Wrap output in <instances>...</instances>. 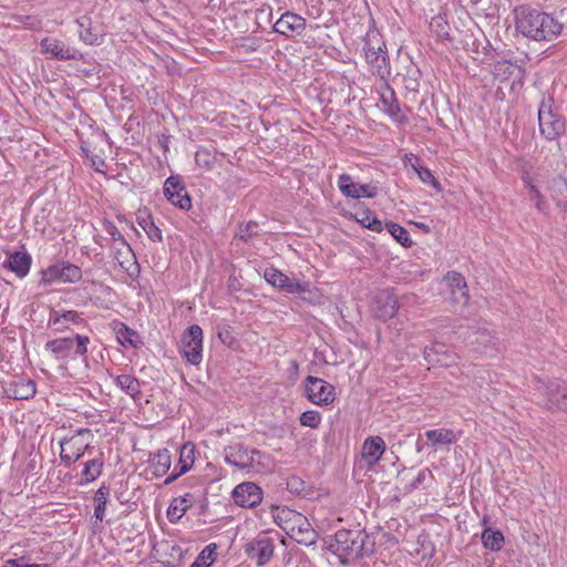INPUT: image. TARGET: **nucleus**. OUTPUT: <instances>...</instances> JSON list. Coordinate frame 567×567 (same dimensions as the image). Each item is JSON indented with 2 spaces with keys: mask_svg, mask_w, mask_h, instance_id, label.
<instances>
[{
  "mask_svg": "<svg viewBox=\"0 0 567 567\" xmlns=\"http://www.w3.org/2000/svg\"><path fill=\"white\" fill-rule=\"evenodd\" d=\"M515 28L529 40L549 42L561 33L563 24L547 12L522 6L515 9Z\"/></svg>",
  "mask_w": 567,
  "mask_h": 567,
  "instance_id": "f257e3e1",
  "label": "nucleus"
},
{
  "mask_svg": "<svg viewBox=\"0 0 567 567\" xmlns=\"http://www.w3.org/2000/svg\"><path fill=\"white\" fill-rule=\"evenodd\" d=\"M374 542L361 530L340 529L329 544V549L336 554L341 564L348 565L351 560L373 553Z\"/></svg>",
  "mask_w": 567,
  "mask_h": 567,
  "instance_id": "f03ea898",
  "label": "nucleus"
},
{
  "mask_svg": "<svg viewBox=\"0 0 567 567\" xmlns=\"http://www.w3.org/2000/svg\"><path fill=\"white\" fill-rule=\"evenodd\" d=\"M224 460L227 464L240 471L262 472L271 467V457L257 449H249L243 443H234L224 449Z\"/></svg>",
  "mask_w": 567,
  "mask_h": 567,
  "instance_id": "7ed1b4c3",
  "label": "nucleus"
},
{
  "mask_svg": "<svg viewBox=\"0 0 567 567\" xmlns=\"http://www.w3.org/2000/svg\"><path fill=\"white\" fill-rule=\"evenodd\" d=\"M363 52L367 63L381 79L390 75L389 56L382 35L377 30H369L364 37Z\"/></svg>",
  "mask_w": 567,
  "mask_h": 567,
  "instance_id": "20e7f679",
  "label": "nucleus"
},
{
  "mask_svg": "<svg viewBox=\"0 0 567 567\" xmlns=\"http://www.w3.org/2000/svg\"><path fill=\"white\" fill-rule=\"evenodd\" d=\"M538 125L540 134L548 141L557 140L565 132V122L554 112V99L543 94L538 106Z\"/></svg>",
  "mask_w": 567,
  "mask_h": 567,
  "instance_id": "39448f33",
  "label": "nucleus"
},
{
  "mask_svg": "<svg viewBox=\"0 0 567 567\" xmlns=\"http://www.w3.org/2000/svg\"><path fill=\"white\" fill-rule=\"evenodd\" d=\"M90 338L76 334L75 338H58L45 343V349L50 350L56 360L68 362V359L85 358Z\"/></svg>",
  "mask_w": 567,
  "mask_h": 567,
  "instance_id": "423d86ee",
  "label": "nucleus"
},
{
  "mask_svg": "<svg viewBox=\"0 0 567 567\" xmlns=\"http://www.w3.org/2000/svg\"><path fill=\"white\" fill-rule=\"evenodd\" d=\"M85 435L92 437L90 429H79L71 436H64L60 440V460L65 466H71L78 462L90 447V441H85Z\"/></svg>",
  "mask_w": 567,
  "mask_h": 567,
  "instance_id": "0eeeda50",
  "label": "nucleus"
},
{
  "mask_svg": "<svg viewBox=\"0 0 567 567\" xmlns=\"http://www.w3.org/2000/svg\"><path fill=\"white\" fill-rule=\"evenodd\" d=\"M287 515L295 517L291 526H282V529L298 544L312 546L317 543L318 534L312 528L308 518L298 512H286Z\"/></svg>",
  "mask_w": 567,
  "mask_h": 567,
  "instance_id": "6e6552de",
  "label": "nucleus"
},
{
  "mask_svg": "<svg viewBox=\"0 0 567 567\" xmlns=\"http://www.w3.org/2000/svg\"><path fill=\"white\" fill-rule=\"evenodd\" d=\"M181 351L190 364L197 365L200 363L203 358V329L199 326H190L183 334Z\"/></svg>",
  "mask_w": 567,
  "mask_h": 567,
  "instance_id": "1a4fd4ad",
  "label": "nucleus"
},
{
  "mask_svg": "<svg viewBox=\"0 0 567 567\" xmlns=\"http://www.w3.org/2000/svg\"><path fill=\"white\" fill-rule=\"evenodd\" d=\"M305 390L307 398L317 405H329L336 399L334 386L317 377L306 378Z\"/></svg>",
  "mask_w": 567,
  "mask_h": 567,
  "instance_id": "9d476101",
  "label": "nucleus"
},
{
  "mask_svg": "<svg viewBox=\"0 0 567 567\" xmlns=\"http://www.w3.org/2000/svg\"><path fill=\"white\" fill-rule=\"evenodd\" d=\"M78 33L81 41L87 45H101L106 34L104 24L91 16H82L76 20Z\"/></svg>",
  "mask_w": 567,
  "mask_h": 567,
  "instance_id": "9b49d317",
  "label": "nucleus"
},
{
  "mask_svg": "<svg viewBox=\"0 0 567 567\" xmlns=\"http://www.w3.org/2000/svg\"><path fill=\"white\" fill-rule=\"evenodd\" d=\"M264 278L269 285L291 295H301L309 291L308 284L292 280L287 275L272 267L265 269Z\"/></svg>",
  "mask_w": 567,
  "mask_h": 567,
  "instance_id": "f8f14e48",
  "label": "nucleus"
},
{
  "mask_svg": "<svg viewBox=\"0 0 567 567\" xmlns=\"http://www.w3.org/2000/svg\"><path fill=\"white\" fill-rule=\"evenodd\" d=\"M231 496L236 505L252 508L261 503L262 489L254 482H244L234 488Z\"/></svg>",
  "mask_w": 567,
  "mask_h": 567,
  "instance_id": "ddd939ff",
  "label": "nucleus"
},
{
  "mask_svg": "<svg viewBox=\"0 0 567 567\" xmlns=\"http://www.w3.org/2000/svg\"><path fill=\"white\" fill-rule=\"evenodd\" d=\"M164 195L174 206L188 210L192 207L190 197L179 176H169L164 183Z\"/></svg>",
  "mask_w": 567,
  "mask_h": 567,
  "instance_id": "4468645a",
  "label": "nucleus"
},
{
  "mask_svg": "<svg viewBox=\"0 0 567 567\" xmlns=\"http://www.w3.org/2000/svg\"><path fill=\"white\" fill-rule=\"evenodd\" d=\"M40 48L42 53L49 55L50 59H56L61 61L76 60L80 56L79 51L66 44L65 42L47 37L41 40Z\"/></svg>",
  "mask_w": 567,
  "mask_h": 567,
  "instance_id": "2eb2a0df",
  "label": "nucleus"
},
{
  "mask_svg": "<svg viewBox=\"0 0 567 567\" xmlns=\"http://www.w3.org/2000/svg\"><path fill=\"white\" fill-rule=\"evenodd\" d=\"M340 192L350 198H374L378 195V187L370 184H357L349 174H341L338 179Z\"/></svg>",
  "mask_w": 567,
  "mask_h": 567,
  "instance_id": "dca6fc26",
  "label": "nucleus"
},
{
  "mask_svg": "<svg viewBox=\"0 0 567 567\" xmlns=\"http://www.w3.org/2000/svg\"><path fill=\"white\" fill-rule=\"evenodd\" d=\"M425 361L433 367H451L457 363V355L444 343H433L423 351Z\"/></svg>",
  "mask_w": 567,
  "mask_h": 567,
  "instance_id": "f3484780",
  "label": "nucleus"
},
{
  "mask_svg": "<svg viewBox=\"0 0 567 567\" xmlns=\"http://www.w3.org/2000/svg\"><path fill=\"white\" fill-rule=\"evenodd\" d=\"M372 309L375 317L386 321L393 318L398 312L399 301L390 290H381L373 299Z\"/></svg>",
  "mask_w": 567,
  "mask_h": 567,
  "instance_id": "a211bd4d",
  "label": "nucleus"
},
{
  "mask_svg": "<svg viewBox=\"0 0 567 567\" xmlns=\"http://www.w3.org/2000/svg\"><path fill=\"white\" fill-rule=\"evenodd\" d=\"M3 394L13 400H28L33 398L37 393L35 383L28 378L22 375L16 377L3 386Z\"/></svg>",
  "mask_w": 567,
  "mask_h": 567,
  "instance_id": "6ab92c4d",
  "label": "nucleus"
},
{
  "mask_svg": "<svg viewBox=\"0 0 567 567\" xmlns=\"http://www.w3.org/2000/svg\"><path fill=\"white\" fill-rule=\"evenodd\" d=\"M306 29V19L287 11L276 21L274 31L288 38L301 34Z\"/></svg>",
  "mask_w": 567,
  "mask_h": 567,
  "instance_id": "aec40b11",
  "label": "nucleus"
},
{
  "mask_svg": "<svg viewBox=\"0 0 567 567\" xmlns=\"http://www.w3.org/2000/svg\"><path fill=\"white\" fill-rule=\"evenodd\" d=\"M245 551L250 559L257 560L258 566H262L272 557L274 544L268 537H259L248 543Z\"/></svg>",
  "mask_w": 567,
  "mask_h": 567,
  "instance_id": "412c9836",
  "label": "nucleus"
},
{
  "mask_svg": "<svg viewBox=\"0 0 567 567\" xmlns=\"http://www.w3.org/2000/svg\"><path fill=\"white\" fill-rule=\"evenodd\" d=\"M385 449V442L381 436H369L362 444L361 461L364 462L367 466L371 467L381 460Z\"/></svg>",
  "mask_w": 567,
  "mask_h": 567,
  "instance_id": "4be33fe9",
  "label": "nucleus"
},
{
  "mask_svg": "<svg viewBox=\"0 0 567 567\" xmlns=\"http://www.w3.org/2000/svg\"><path fill=\"white\" fill-rule=\"evenodd\" d=\"M546 406L549 410H561L567 412V384L555 380L546 386Z\"/></svg>",
  "mask_w": 567,
  "mask_h": 567,
  "instance_id": "5701e85b",
  "label": "nucleus"
},
{
  "mask_svg": "<svg viewBox=\"0 0 567 567\" xmlns=\"http://www.w3.org/2000/svg\"><path fill=\"white\" fill-rule=\"evenodd\" d=\"M444 280L451 288L452 300L457 303L466 305L470 296L464 277L460 272L449 271Z\"/></svg>",
  "mask_w": 567,
  "mask_h": 567,
  "instance_id": "b1692460",
  "label": "nucleus"
},
{
  "mask_svg": "<svg viewBox=\"0 0 567 567\" xmlns=\"http://www.w3.org/2000/svg\"><path fill=\"white\" fill-rule=\"evenodd\" d=\"M83 321L81 315L74 310L59 311L52 309L50 311L48 326L58 332H62L69 328V323L79 324Z\"/></svg>",
  "mask_w": 567,
  "mask_h": 567,
  "instance_id": "393cba45",
  "label": "nucleus"
},
{
  "mask_svg": "<svg viewBox=\"0 0 567 567\" xmlns=\"http://www.w3.org/2000/svg\"><path fill=\"white\" fill-rule=\"evenodd\" d=\"M426 445L436 452L443 445H451L457 441V436L451 429L427 430L424 432Z\"/></svg>",
  "mask_w": 567,
  "mask_h": 567,
  "instance_id": "a878e982",
  "label": "nucleus"
},
{
  "mask_svg": "<svg viewBox=\"0 0 567 567\" xmlns=\"http://www.w3.org/2000/svg\"><path fill=\"white\" fill-rule=\"evenodd\" d=\"M32 258L27 251H14L8 255L4 266L19 278L25 277L31 267Z\"/></svg>",
  "mask_w": 567,
  "mask_h": 567,
  "instance_id": "bb28decb",
  "label": "nucleus"
},
{
  "mask_svg": "<svg viewBox=\"0 0 567 567\" xmlns=\"http://www.w3.org/2000/svg\"><path fill=\"white\" fill-rule=\"evenodd\" d=\"M171 464V453L167 449H163L150 455L147 471L152 477H162L168 472Z\"/></svg>",
  "mask_w": 567,
  "mask_h": 567,
  "instance_id": "cd10ccee",
  "label": "nucleus"
},
{
  "mask_svg": "<svg viewBox=\"0 0 567 567\" xmlns=\"http://www.w3.org/2000/svg\"><path fill=\"white\" fill-rule=\"evenodd\" d=\"M114 257L117 260L120 267L130 271L131 267L138 269L135 254L128 243L124 239L118 244H114Z\"/></svg>",
  "mask_w": 567,
  "mask_h": 567,
  "instance_id": "c85d7f7f",
  "label": "nucleus"
},
{
  "mask_svg": "<svg viewBox=\"0 0 567 567\" xmlns=\"http://www.w3.org/2000/svg\"><path fill=\"white\" fill-rule=\"evenodd\" d=\"M467 340L474 349L481 353L492 355L495 343L491 332L486 329L473 331L467 336Z\"/></svg>",
  "mask_w": 567,
  "mask_h": 567,
  "instance_id": "c756f323",
  "label": "nucleus"
},
{
  "mask_svg": "<svg viewBox=\"0 0 567 567\" xmlns=\"http://www.w3.org/2000/svg\"><path fill=\"white\" fill-rule=\"evenodd\" d=\"M195 497L190 493L173 499L167 509V517L171 523H176L193 506Z\"/></svg>",
  "mask_w": 567,
  "mask_h": 567,
  "instance_id": "7c9ffc66",
  "label": "nucleus"
},
{
  "mask_svg": "<svg viewBox=\"0 0 567 567\" xmlns=\"http://www.w3.org/2000/svg\"><path fill=\"white\" fill-rule=\"evenodd\" d=\"M522 179L525 187L528 188L530 200L535 203L537 210L543 214H547L548 204L546 203L537 186L534 184L533 178L528 174H525L523 175Z\"/></svg>",
  "mask_w": 567,
  "mask_h": 567,
  "instance_id": "2f4dec72",
  "label": "nucleus"
},
{
  "mask_svg": "<svg viewBox=\"0 0 567 567\" xmlns=\"http://www.w3.org/2000/svg\"><path fill=\"white\" fill-rule=\"evenodd\" d=\"M115 384L132 398L141 395L140 381L130 374H120L115 378Z\"/></svg>",
  "mask_w": 567,
  "mask_h": 567,
  "instance_id": "473e14b6",
  "label": "nucleus"
},
{
  "mask_svg": "<svg viewBox=\"0 0 567 567\" xmlns=\"http://www.w3.org/2000/svg\"><path fill=\"white\" fill-rule=\"evenodd\" d=\"M103 465L104 461L102 456L85 462L81 473L84 483H91L95 481L102 474Z\"/></svg>",
  "mask_w": 567,
  "mask_h": 567,
  "instance_id": "72a5a7b5",
  "label": "nucleus"
},
{
  "mask_svg": "<svg viewBox=\"0 0 567 567\" xmlns=\"http://www.w3.org/2000/svg\"><path fill=\"white\" fill-rule=\"evenodd\" d=\"M482 543L486 549L498 551L504 544V536L499 530L484 529L482 533Z\"/></svg>",
  "mask_w": 567,
  "mask_h": 567,
  "instance_id": "f704fd0d",
  "label": "nucleus"
},
{
  "mask_svg": "<svg viewBox=\"0 0 567 567\" xmlns=\"http://www.w3.org/2000/svg\"><path fill=\"white\" fill-rule=\"evenodd\" d=\"M109 495H110V488L104 484L102 486H100V488L95 492L94 516L100 522H102L104 519Z\"/></svg>",
  "mask_w": 567,
  "mask_h": 567,
  "instance_id": "c9c22d12",
  "label": "nucleus"
},
{
  "mask_svg": "<svg viewBox=\"0 0 567 567\" xmlns=\"http://www.w3.org/2000/svg\"><path fill=\"white\" fill-rule=\"evenodd\" d=\"M137 223L142 227V229L146 233L147 237L153 241H162V231L154 224L153 218L150 215L137 216Z\"/></svg>",
  "mask_w": 567,
  "mask_h": 567,
  "instance_id": "e433bc0d",
  "label": "nucleus"
},
{
  "mask_svg": "<svg viewBox=\"0 0 567 567\" xmlns=\"http://www.w3.org/2000/svg\"><path fill=\"white\" fill-rule=\"evenodd\" d=\"M385 228L392 235V237L403 247L412 246L413 241L410 237L409 231L404 227L400 226L396 223L389 221L386 223Z\"/></svg>",
  "mask_w": 567,
  "mask_h": 567,
  "instance_id": "4c0bfd02",
  "label": "nucleus"
},
{
  "mask_svg": "<svg viewBox=\"0 0 567 567\" xmlns=\"http://www.w3.org/2000/svg\"><path fill=\"white\" fill-rule=\"evenodd\" d=\"M166 553L165 556L167 557L165 560H162L161 563L165 567H178L184 558V550L182 547L177 544H166Z\"/></svg>",
  "mask_w": 567,
  "mask_h": 567,
  "instance_id": "58836bf2",
  "label": "nucleus"
},
{
  "mask_svg": "<svg viewBox=\"0 0 567 567\" xmlns=\"http://www.w3.org/2000/svg\"><path fill=\"white\" fill-rule=\"evenodd\" d=\"M522 72H523L522 68L518 64L513 63L508 60L498 61L494 65L495 76L503 78L505 80L515 75L516 73H522Z\"/></svg>",
  "mask_w": 567,
  "mask_h": 567,
  "instance_id": "ea45409f",
  "label": "nucleus"
},
{
  "mask_svg": "<svg viewBox=\"0 0 567 567\" xmlns=\"http://www.w3.org/2000/svg\"><path fill=\"white\" fill-rule=\"evenodd\" d=\"M357 215L360 216V217H358V221L363 227H365L370 230L377 231V233L382 231L383 226H382L381 220H379L371 210L365 209L361 213H358Z\"/></svg>",
  "mask_w": 567,
  "mask_h": 567,
  "instance_id": "a19ab883",
  "label": "nucleus"
},
{
  "mask_svg": "<svg viewBox=\"0 0 567 567\" xmlns=\"http://www.w3.org/2000/svg\"><path fill=\"white\" fill-rule=\"evenodd\" d=\"M62 266V280L68 284H75L82 279V270L76 265L68 261H61Z\"/></svg>",
  "mask_w": 567,
  "mask_h": 567,
  "instance_id": "79ce46f5",
  "label": "nucleus"
},
{
  "mask_svg": "<svg viewBox=\"0 0 567 567\" xmlns=\"http://www.w3.org/2000/svg\"><path fill=\"white\" fill-rule=\"evenodd\" d=\"M58 280H62V266L61 262L49 266L41 271L40 282L43 285H51Z\"/></svg>",
  "mask_w": 567,
  "mask_h": 567,
  "instance_id": "37998d69",
  "label": "nucleus"
},
{
  "mask_svg": "<svg viewBox=\"0 0 567 567\" xmlns=\"http://www.w3.org/2000/svg\"><path fill=\"white\" fill-rule=\"evenodd\" d=\"M412 168L415 171L419 178L424 184H430L435 189H437V190L440 189V183L436 181V178L434 177V175L432 174V172L429 168L421 165L420 158H415V164H412Z\"/></svg>",
  "mask_w": 567,
  "mask_h": 567,
  "instance_id": "c03bdc74",
  "label": "nucleus"
},
{
  "mask_svg": "<svg viewBox=\"0 0 567 567\" xmlns=\"http://www.w3.org/2000/svg\"><path fill=\"white\" fill-rule=\"evenodd\" d=\"M193 453H194V447L188 446L187 444L183 445V447L181 449V457H179V462H178L179 474H185L193 466V463H194Z\"/></svg>",
  "mask_w": 567,
  "mask_h": 567,
  "instance_id": "a18cd8bd",
  "label": "nucleus"
},
{
  "mask_svg": "<svg viewBox=\"0 0 567 567\" xmlns=\"http://www.w3.org/2000/svg\"><path fill=\"white\" fill-rule=\"evenodd\" d=\"M321 422V415L318 411L309 410L300 415V424L311 429H317Z\"/></svg>",
  "mask_w": 567,
  "mask_h": 567,
  "instance_id": "49530a36",
  "label": "nucleus"
},
{
  "mask_svg": "<svg viewBox=\"0 0 567 567\" xmlns=\"http://www.w3.org/2000/svg\"><path fill=\"white\" fill-rule=\"evenodd\" d=\"M381 101L386 107L389 114L396 115L400 112L399 103L396 102L394 92L392 90L389 89L388 93H383L381 95Z\"/></svg>",
  "mask_w": 567,
  "mask_h": 567,
  "instance_id": "de8ad7c7",
  "label": "nucleus"
},
{
  "mask_svg": "<svg viewBox=\"0 0 567 567\" xmlns=\"http://www.w3.org/2000/svg\"><path fill=\"white\" fill-rule=\"evenodd\" d=\"M216 550V544H209L207 545L197 556L195 561L203 565V567H209L214 563V554Z\"/></svg>",
  "mask_w": 567,
  "mask_h": 567,
  "instance_id": "09e8293b",
  "label": "nucleus"
},
{
  "mask_svg": "<svg viewBox=\"0 0 567 567\" xmlns=\"http://www.w3.org/2000/svg\"><path fill=\"white\" fill-rule=\"evenodd\" d=\"M259 233V225L256 221H248L244 227H240L238 237L240 240L247 243Z\"/></svg>",
  "mask_w": 567,
  "mask_h": 567,
  "instance_id": "8fccbe9b",
  "label": "nucleus"
},
{
  "mask_svg": "<svg viewBox=\"0 0 567 567\" xmlns=\"http://www.w3.org/2000/svg\"><path fill=\"white\" fill-rule=\"evenodd\" d=\"M214 159H215L214 156H212L210 153L206 150H199L195 154L196 164L206 169L212 168V164L214 163Z\"/></svg>",
  "mask_w": 567,
  "mask_h": 567,
  "instance_id": "3c124183",
  "label": "nucleus"
},
{
  "mask_svg": "<svg viewBox=\"0 0 567 567\" xmlns=\"http://www.w3.org/2000/svg\"><path fill=\"white\" fill-rule=\"evenodd\" d=\"M133 334H135V332L132 329H130L127 326H125L124 323H121L118 329L116 330L117 339L122 344H125V343L132 344L133 340L131 339V336H133Z\"/></svg>",
  "mask_w": 567,
  "mask_h": 567,
  "instance_id": "603ef678",
  "label": "nucleus"
},
{
  "mask_svg": "<svg viewBox=\"0 0 567 567\" xmlns=\"http://www.w3.org/2000/svg\"><path fill=\"white\" fill-rule=\"evenodd\" d=\"M427 476H431V472L427 468H423L419 472L417 476L413 480V482L410 484V486L405 487V492L410 493L413 489H416L425 480Z\"/></svg>",
  "mask_w": 567,
  "mask_h": 567,
  "instance_id": "864d4df0",
  "label": "nucleus"
},
{
  "mask_svg": "<svg viewBox=\"0 0 567 567\" xmlns=\"http://www.w3.org/2000/svg\"><path fill=\"white\" fill-rule=\"evenodd\" d=\"M286 512H292L291 509H288V508H284L281 509L280 512H278L277 516H276V522L277 524L282 528V526H291L292 524V520L295 517L292 516H289L286 514Z\"/></svg>",
  "mask_w": 567,
  "mask_h": 567,
  "instance_id": "5fc2aeb1",
  "label": "nucleus"
},
{
  "mask_svg": "<svg viewBox=\"0 0 567 567\" xmlns=\"http://www.w3.org/2000/svg\"><path fill=\"white\" fill-rule=\"evenodd\" d=\"M105 229L107 234L112 237L114 244H118L120 241L124 240V236L122 233L117 229V227L113 223H109L105 226Z\"/></svg>",
  "mask_w": 567,
  "mask_h": 567,
  "instance_id": "6e6d98bb",
  "label": "nucleus"
},
{
  "mask_svg": "<svg viewBox=\"0 0 567 567\" xmlns=\"http://www.w3.org/2000/svg\"><path fill=\"white\" fill-rule=\"evenodd\" d=\"M23 558L20 559H9L7 560L6 567H48L44 564H24L22 563Z\"/></svg>",
  "mask_w": 567,
  "mask_h": 567,
  "instance_id": "4d7b16f0",
  "label": "nucleus"
},
{
  "mask_svg": "<svg viewBox=\"0 0 567 567\" xmlns=\"http://www.w3.org/2000/svg\"><path fill=\"white\" fill-rule=\"evenodd\" d=\"M183 474H179V471L177 472H174L172 473L165 481H164V484L165 485H169L172 484L173 482H175L179 476H182Z\"/></svg>",
  "mask_w": 567,
  "mask_h": 567,
  "instance_id": "13d9d810",
  "label": "nucleus"
},
{
  "mask_svg": "<svg viewBox=\"0 0 567 567\" xmlns=\"http://www.w3.org/2000/svg\"><path fill=\"white\" fill-rule=\"evenodd\" d=\"M415 158H417V157L414 156L413 154H406L404 156V163H411V165L415 164Z\"/></svg>",
  "mask_w": 567,
  "mask_h": 567,
  "instance_id": "bf43d9fd",
  "label": "nucleus"
},
{
  "mask_svg": "<svg viewBox=\"0 0 567 567\" xmlns=\"http://www.w3.org/2000/svg\"><path fill=\"white\" fill-rule=\"evenodd\" d=\"M425 446H427V445H426V443H424V444L421 443V435H420L416 441V452L421 453Z\"/></svg>",
  "mask_w": 567,
  "mask_h": 567,
  "instance_id": "052dcab7",
  "label": "nucleus"
},
{
  "mask_svg": "<svg viewBox=\"0 0 567 567\" xmlns=\"http://www.w3.org/2000/svg\"><path fill=\"white\" fill-rule=\"evenodd\" d=\"M419 228H421L424 233H429L430 231V227L423 223H416L415 224Z\"/></svg>",
  "mask_w": 567,
  "mask_h": 567,
  "instance_id": "680f3d73",
  "label": "nucleus"
},
{
  "mask_svg": "<svg viewBox=\"0 0 567 567\" xmlns=\"http://www.w3.org/2000/svg\"><path fill=\"white\" fill-rule=\"evenodd\" d=\"M190 567H203V565H200L199 563L197 561H194Z\"/></svg>",
  "mask_w": 567,
  "mask_h": 567,
  "instance_id": "e2e57ef3",
  "label": "nucleus"
},
{
  "mask_svg": "<svg viewBox=\"0 0 567 567\" xmlns=\"http://www.w3.org/2000/svg\"><path fill=\"white\" fill-rule=\"evenodd\" d=\"M292 365H293L295 370H297V369H298V364H297V362H296V361H293V362H292Z\"/></svg>",
  "mask_w": 567,
  "mask_h": 567,
  "instance_id": "0e129e2a",
  "label": "nucleus"
},
{
  "mask_svg": "<svg viewBox=\"0 0 567 567\" xmlns=\"http://www.w3.org/2000/svg\"><path fill=\"white\" fill-rule=\"evenodd\" d=\"M99 164H100V163L93 162V165H96V166H97ZM101 164L103 165L104 163H101Z\"/></svg>",
  "mask_w": 567,
  "mask_h": 567,
  "instance_id": "69168bd1",
  "label": "nucleus"
},
{
  "mask_svg": "<svg viewBox=\"0 0 567 567\" xmlns=\"http://www.w3.org/2000/svg\"><path fill=\"white\" fill-rule=\"evenodd\" d=\"M547 385H548V383H547V384H546V383H543V386H545V388H546Z\"/></svg>",
  "mask_w": 567,
  "mask_h": 567,
  "instance_id": "338daca9",
  "label": "nucleus"
}]
</instances>
